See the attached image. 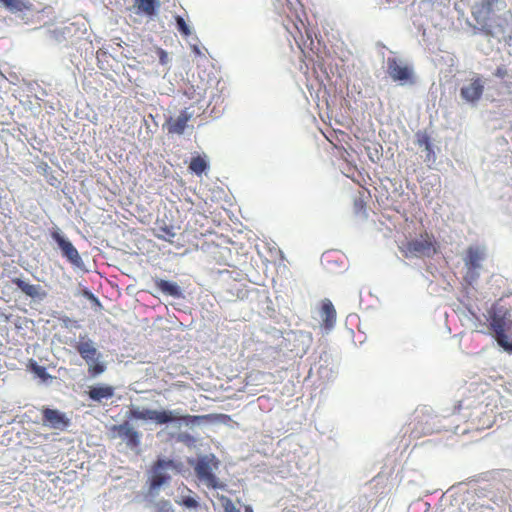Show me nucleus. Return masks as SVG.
Instances as JSON below:
<instances>
[{"label": "nucleus", "mask_w": 512, "mask_h": 512, "mask_svg": "<svg viewBox=\"0 0 512 512\" xmlns=\"http://www.w3.org/2000/svg\"><path fill=\"white\" fill-rule=\"evenodd\" d=\"M127 417L129 419L135 420H151L156 422L157 424H167L174 421H184L187 425L189 424H199L200 422H213L219 420L220 418L227 417V415L223 414H206V415H182L178 410H152V409H142L139 408H131Z\"/></svg>", "instance_id": "f257e3e1"}, {"label": "nucleus", "mask_w": 512, "mask_h": 512, "mask_svg": "<svg viewBox=\"0 0 512 512\" xmlns=\"http://www.w3.org/2000/svg\"><path fill=\"white\" fill-rule=\"evenodd\" d=\"M155 285L162 293L166 295L172 296L174 298L182 297L181 289L176 283L163 279H157L155 281Z\"/></svg>", "instance_id": "412c9836"}, {"label": "nucleus", "mask_w": 512, "mask_h": 512, "mask_svg": "<svg viewBox=\"0 0 512 512\" xmlns=\"http://www.w3.org/2000/svg\"><path fill=\"white\" fill-rule=\"evenodd\" d=\"M220 461L214 454L199 457L194 464V472L198 480L209 489H224L225 484L215 475Z\"/></svg>", "instance_id": "f03ea898"}, {"label": "nucleus", "mask_w": 512, "mask_h": 512, "mask_svg": "<svg viewBox=\"0 0 512 512\" xmlns=\"http://www.w3.org/2000/svg\"><path fill=\"white\" fill-rule=\"evenodd\" d=\"M112 437L123 440L127 447L135 449L140 446L142 434L129 421L111 427Z\"/></svg>", "instance_id": "1a4fd4ad"}, {"label": "nucleus", "mask_w": 512, "mask_h": 512, "mask_svg": "<svg viewBox=\"0 0 512 512\" xmlns=\"http://www.w3.org/2000/svg\"><path fill=\"white\" fill-rule=\"evenodd\" d=\"M152 234L163 241L173 243V238L176 236L174 226L167 224L164 220H157L155 227L152 229Z\"/></svg>", "instance_id": "4468645a"}, {"label": "nucleus", "mask_w": 512, "mask_h": 512, "mask_svg": "<svg viewBox=\"0 0 512 512\" xmlns=\"http://www.w3.org/2000/svg\"><path fill=\"white\" fill-rule=\"evenodd\" d=\"M490 328L495 334V339L499 346L504 348L508 343V337L505 334V321L502 317L493 316L490 321Z\"/></svg>", "instance_id": "2eb2a0df"}, {"label": "nucleus", "mask_w": 512, "mask_h": 512, "mask_svg": "<svg viewBox=\"0 0 512 512\" xmlns=\"http://www.w3.org/2000/svg\"><path fill=\"white\" fill-rule=\"evenodd\" d=\"M485 250L479 246H469L464 256V264L467 269L464 280L468 284L476 282L480 276L481 262L485 259Z\"/></svg>", "instance_id": "423d86ee"}, {"label": "nucleus", "mask_w": 512, "mask_h": 512, "mask_svg": "<svg viewBox=\"0 0 512 512\" xmlns=\"http://www.w3.org/2000/svg\"><path fill=\"white\" fill-rule=\"evenodd\" d=\"M473 15H474V19H476L478 21V17L476 15V12H473Z\"/></svg>", "instance_id": "2f4dec72"}, {"label": "nucleus", "mask_w": 512, "mask_h": 512, "mask_svg": "<svg viewBox=\"0 0 512 512\" xmlns=\"http://www.w3.org/2000/svg\"><path fill=\"white\" fill-rule=\"evenodd\" d=\"M42 425L53 430L65 431L71 425V419L66 413L43 406L41 408Z\"/></svg>", "instance_id": "6e6552de"}, {"label": "nucleus", "mask_w": 512, "mask_h": 512, "mask_svg": "<svg viewBox=\"0 0 512 512\" xmlns=\"http://www.w3.org/2000/svg\"><path fill=\"white\" fill-rule=\"evenodd\" d=\"M176 23L178 30L181 32V34H183L186 37L191 34L189 26L181 16L176 17Z\"/></svg>", "instance_id": "393cba45"}, {"label": "nucleus", "mask_w": 512, "mask_h": 512, "mask_svg": "<svg viewBox=\"0 0 512 512\" xmlns=\"http://www.w3.org/2000/svg\"><path fill=\"white\" fill-rule=\"evenodd\" d=\"M114 395V388L109 385H100L90 387L88 396L91 400L100 402L103 399H110Z\"/></svg>", "instance_id": "a211bd4d"}, {"label": "nucleus", "mask_w": 512, "mask_h": 512, "mask_svg": "<svg viewBox=\"0 0 512 512\" xmlns=\"http://www.w3.org/2000/svg\"><path fill=\"white\" fill-rule=\"evenodd\" d=\"M51 236L53 240L58 244L63 256L66 257L71 264L79 266L82 263L81 256L79 255L77 249L69 240L65 239L59 231H53Z\"/></svg>", "instance_id": "9d476101"}, {"label": "nucleus", "mask_w": 512, "mask_h": 512, "mask_svg": "<svg viewBox=\"0 0 512 512\" xmlns=\"http://www.w3.org/2000/svg\"><path fill=\"white\" fill-rule=\"evenodd\" d=\"M177 470L176 463L171 459H158L151 467L149 488L151 491L159 489L171 479L170 472Z\"/></svg>", "instance_id": "0eeeda50"}, {"label": "nucleus", "mask_w": 512, "mask_h": 512, "mask_svg": "<svg viewBox=\"0 0 512 512\" xmlns=\"http://www.w3.org/2000/svg\"><path fill=\"white\" fill-rule=\"evenodd\" d=\"M12 283L15 284L25 295L31 298L45 295L44 292L42 294L40 293L41 287L39 285L27 283L20 278H13Z\"/></svg>", "instance_id": "aec40b11"}, {"label": "nucleus", "mask_w": 512, "mask_h": 512, "mask_svg": "<svg viewBox=\"0 0 512 512\" xmlns=\"http://www.w3.org/2000/svg\"><path fill=\"white\" fill-rule=\"evenodd\" d=\"M420 146H424L426 150L431 151V143L428 136H423L418 140Z\"/></svg>", "instance_id": "c756f323"}, {"label": "nucleus", "mask_w": 512, "mask_h": 512, "mask_svg": "<svg viewBox=\"0 0 512 512\" xmlns=\"http://www.w3.org/2000/svg\"><path fill=\"white\" fill-rule=\"evenodd\" d=\"M319 315L321 318V328L325 332L331 331L336 324L337 312L329 299L322 300Z\"/></svg>", "instance_id": "9b49d317"}, {"label": "nucleus", "mask_w": 512, "mask_h": 512, "mask_svg": "<svg viewBox=\"0 0 512 512\" xmlns=\"http://www.w3.org/2000/svg\"><path fill=\"white\" fill-rule=\"evenodd\" d=\"M503 349L512 353V342H509Z\"/></svg>", "instance_id": "7c9ffc66"}, {"label": "nucleus", "mask_w": 512, "mask_h": 512, "mask_svg": "<svg viewBox=\"0 0 512 512\" xmlns=\"http://www.w3.org/2000/svg\"><path fill=\"white\" fill-rule=\"evenodd\" d=\"M190 119L191 114L187 110H183L176 118L169 117L163 127L167 129L169 134L181 135L184 133Z\"/></svg>", "instance_id": "f8f14e48"}, {"label": "nucleus", "mask_w": 512, "mask_h": 512, "mask_svg": "<svg viewBox=\"0 0 512 512\" xmlns=\"http://www.w3.org/2000/svg\"><path fill=\"white\" fill-rule=\"evenodd\" d=\"M158 57H159V62L162 64V65H165L168 63V54L165 50H163L162 48H158L157 51H156Z\"/></svg>", "instance_id": "cd10ccee"}, {"label": "nucleus", "mask_w": 512, "mask_h": 512, "mask_svg": "<svg viewBox=\"0 0 512 512\" xmlns=\"http://www.w3.org/2000/svg\"><path fill=\"white\" fill-rule=\"evenodd\" d=\"M159 5V0H135L137 12L148 16L154 15Z\"/></svg>", "instance_id": "4be33fe9"}, {"label": "nucleus", "mask_w": 512, "mask_h": 512, "mask_svg": "<svg viewBox=\"0 0 512 512\" xmlns=\"http://www.w3.org/2000/svg\"><path fill=\"white\" fill-rule=\"evenodd\" d=\"M494 75L497 78L504 79L508 75V71L505 66H499L496 68Z\"/></svg>", "instance_id": "c85d7f7f"}, {"label": "nucleus", "mask_w": 512, "mask_h": 512, "mask_svg": "<svg viewBox=\"0 0 512 512\" xmlns=\"http://www.w3.org/2000/svg\"><path fill=\"white\" fill-rule=\"evenodd\" d=\"M32 6V3L27 0H0V7H4L11 13L30 10Z\"/></svg>", "instance_id": "6ab92c4d"}, {"label": "nucleus", "mask_w": 512, "mask_h": 512, "mask_svg": "<svg viewBox=\"0 0 512 512\" xmlns=\"http://www.w3.org/2000/svg\"><path fill=\"white\" fill-rule=\"evenodd\" d=\"M175 502L188 509H198L200 504L195 496V493L189 489L187 486H183L182 493L175 500Z\"/></svg>", "instance_id": "f3484780"}, {"label": "nucleus", "mask_w": 512, "mask_h": 512, "mask_svg": "<svg viewBox=\"0 0 512 512\" xmlns=\"http://www.w3.org/2000/svg\"><path fill=\"white\" fill-rule=\"evenodd\" d=\"M387 74L394 81L401 85L413 84L415 82L413 68L402 58L388 57L386 61Z\"/></svg>", "instance_id": "39448f33"}, {"label": "nucleus", "mask_w": 512, "mask_h": 512, "mask_svg": "<svg viewBox=\"0 0 512 512\" xmlns=\"http://www.w3.org/2000/svg\"><path fill=\"white\" fill-rule=\"evenodd\" d=\"M399 250L406 258L432 256L437 252L436 240L432 234L424 232L419 238L403 242Z\"/></svg>", "instance_id": "20e7f679"}, {"label": "nucleus", "mask_w": 512, "mask_h": 512, "mask_svg": "<svg viewBox=\"0 0 512 512\" xmlns=\"http://www.w3.org/2000/svg\"><path fill=\"white\" fill-rule=\"evenodd\" d=\"M208 169V162L202 156L193 157L189 164V170L200 176Z\"/></svg>", "instance_id": "5701e85b"}, {"label": "nucleus", "mask_w": 512, "mask_h": 512, "mask_svg": "<svg viewBox=\"0 0 512 512\" xmlns=\"http://www.w3.org/2000/svg\"><path fill=\"white\" fill-rule=\"evenodd\" d=\"M32 370L41 378H46L48 375L43 366L38 365L36 362L31 363Z\"/></svg>", "instance_id": "bb28decb"}, {"label": "nucleus", "mask_w": 512, "mask_h": 512, "mask_svg": "<svg viewBox=\"0 0 512 512\" xmlns=\"http://www.w3.org/2000/svg\"><path fill=\"white\" fill-rule=\"evenodd\" d=\"M157 512H175L172 504L168 500H160L156 504Z\"/></svg>", "instance_id": "a878e982"}, {"label": "nucleus", "mask_w": 512, "mask_h": 512, "mask_svg": "<svg viewBox=\"0 0 512 512\" xmlns=\"http://www.w3.org/2000/svg\"><path fill=\"white\" fill-rule=\"evenodd\" d=\"M218 499L223 508V512H254L250 505H244L240 500L234 502L224 495H221Z\"/></svg>", "instance_id": "dca6fc26"}, {"label": "nucleus", "mask_w": 512, "mask_h": 512, "mask_svg": "<svg viewBox=\"0 0 512 512\" xmlns=\"http://www.w3.org/2000/svg\"><path fill=\"white\" fill-rule=\"evenodd\" d=\"M292 27H290L288 24L285 25L287 31L293 36L294 39H296L298 36H302V30L305 28V25L303 21L297 17L296 21H291Z\"/></svg>", "instance_id": "b1692460"}, {"label": "nucleus", "mask_w": 512, "mask_h": 512, "mask_svg": "<svg viewBox=\"0 0 512 512\" xmlns=\"http://www.w3.org/2000/svg\"><path fill=\"white\" fill-rule=\"evenodd\" d=\"M75 349L88 365L90 377L95 378L105 372L106 365L100 361L101 353L97 350L91 339L80 337V340L75 345Z\"/></svg>", "instance_id": "7ed1b4c3"}, {"label": "nucleus", "mask_w": 512, "mask_h": 512, "mask_svg": "<svg viewBox=\"0 0 512 512\" xmlns=\"http://www.w3.org/2000/svg\"><path fill=\"white\" fill-rule=\"evenodd\" d=\"M484 91V85L482 80L478 77L471 81V83L467 86H463L460 90L461 96L467 102H476L478 101Z\"/></svg>", "instance_id": "ddd939ff"}]
</instances>
